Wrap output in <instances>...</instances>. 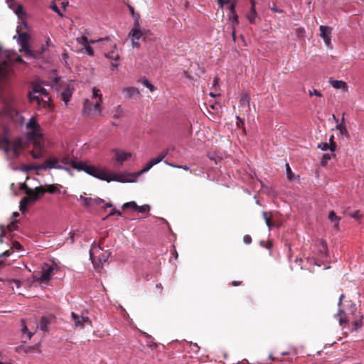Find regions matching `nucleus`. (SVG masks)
<instances>
[{"instance_id":"obj_1","label":"nucleus","mask_w":364,"mask_h":364,"mask_svg":"<svg viewBox=\"0 0 364 364\" xmlns=\"http://www.w3.org/2000/svg\"><path fill=\"white\" fill-rule=\"evenodd\" d=\"M60 161L65 165L71 166L74 169H76L78 171H83L89 175L107 182H110L112 181L122 183L128 181L122 175L110 173L107 172L105 170L101 169L95 166L87 165L85 162L73 160L70 158L69 155H65L61 157Z\"/></svg>"},{"instance_id":"obj_2","label":"nucleus","mask_w":364,"mask_h":364,"mask_svg":"<svg viewBox=\"0 0 364 364\" xmlns=\"http://www.w3.org/2000/svg\"><path fill=\"white\" fill-rule=\"evenodd\" d=\"M344 294H341L339 297L338 316L339 317V324H348L350 322L353 323V331H357L362 326L363 315L360 313L356 314V305L351 301H348L346 304H342L344 299Z\"/></svg>"},{"instance_id":"obj_3","label":"nucleus","mask_w":364,"mask_h":364,"mask_svg":"<svg viewBox=\"0 0 364 364\" xmlns=\"http://www.w3.org/2000/svg\"><path fill=\"white\" fill-rule=\"evenodd\" d=\"M104 238H102L100 241L99 245L93 244L90 250V257L92 263L95 269L100 271L103 267V264L106 262L109 256L110 253L107 251L102 252V249L100 245L103 244Z\"/></svg>"},{"instance_id":"obj_4","label":"nucleus","mask_w":364,"mask_h":364,"mask_svg":"<svg viewBox=\"0 0 364 364\" xmlns=\"http://www.w3.org/2000/svg\"><path fill=\"white\" fill-rule=\"evenodd\" d=\"M26 129L28 130V137L31 141H33V146L41 149L43 147V140H44V139L41 127L37 122L36 117H32L29 119L26 124Z\"/></svg>"},{"instance_id":"obj_5","label":"nucleus","mask_w":364,"mask_h":364,"mask_svg":"<svg viewBox=\"0 0 364 364\" xmlns=\"http://www.w3.org/2000/svg\"><path fill=\"white\" fill-rule=\"evenodd\" d=\"M139 16L137 15L136 18L133 28L130 31L128 37L131 39L132 45L134 48H139L141 44L139 43V40L141 38H145L146 32L144 31L141 30L140 24L139 22Z\"/></svg>"},{"instance_id":"obj_6","label":"nucleus","mask_w":364,"mask_h":364,"mask_svg":"<svg viewBox=\"0 0 364 364\" xmlns=\"http://www.w3.org/2000/svg\"><path fill=\"white\" fill-rule=\"evenodd\" d=\"M100 90L97 87H93L92 89V97L97 98L98 97V100L95 102V103L93 105V103L90 101L89 100H86L84 102V112L89 114L90 111L92 110V106L94 107V109L95 111H97L99 114H100L101 110L100 109V105L102 102V95L99 94Z\"/></svg>"},{"instance_id":"obj_7","label":"nucleus","mask_w":364,"mask_h":364,"mask_svg":"<svg viewBox=\"0 0 364 364\" xmlns=\"http://www.w3.org/2000/svg\"><path fill=\"white\" fill-rule=\"evenodd\" d=\"M59 159L57 158H49L46 160L43 164L33 166L30 169L39 171L47 170L51 168L64 169L68 171L69 168L58 164Z\"/></svg>"},{"instance_id":"obj_8","label":"nucleus","mask_w":364,"mask_h":364,"mask_svg":"<svg viewBox=\"0 0 364 364\" xmlns=\"http://www.w3.org/2000/svg\"><path fill=\"white\" fill-rule=\"evenodd\" d=\"M29 36L27 33L23 32L18 36V43L21 45L20 52H23L27 57L36 58V52L31 50L28 46Z\"/></svg>"},{"instance_id":"obj_9","label":"nucleus","mask_w":364,"mask_h":364,"mask_svg":"<svg viewBox=\"0 0 364 364\" xmlns=\"http://www.w3.org/2000/svg\"><path fill=\"white\" fill-rule=\"evenodd\" d=\"M71 317L76 327L83 328L85 327V323L91 325V320L87 316H80L77 314H75V312H72Z\"/></svg>"},{"instance_id":"obj_10","label":"nucleus","mask_w":364,"mask_h":364,"mask_svg":"<svg viewBox=\"0 0 364 364\" xmlns=\"http://www.w3.org/2000/svg\"><path fill=\"white\" fill-rule=\"evenodd\" d=\"M35 94H41V95H44L46 97L48 96V92H47V90L44 87H43L41 85H33V92L32 93H31V92L29 93L30 101L31 102L37 101V102L39 104L40 103L39 97L35 95Z\"/></svg>"},{"instance_id":"obj_11","label":"nucleus","mask_w":364,"mask_h":364,"mask_svg":"<svg viewBox=\"0 0 364 364\" xmlns=\"http://www.w3.org/2000/svg\"><path fill=\"white\" fill-rule=\"evenodd\" d=\"M53 316H43L41 318L39 324L37 326V328H39L42 331L47 333L49 331V326L53 323Z\"/></svg>"},{"instance_id":"obj_12","label":"nucleus","mask_w":364,"mask_h":364,"mask_svg":"<svg viewBox=\"0 0 364 364\" xmlns=\"http://www.w3.org/2000/svg\"><path fill=\"white\" fill-rule=\"evenodd\" d=\"M54 268L48 264H46L43 268L41 274V277L38 279L42 283L47 282L51 278Z\"/></svg>"},{"instance_id":"obj_13","label":"nucleus","mask_w":364,"mask_h":364,"mask_svg":"<svg viewBox=\"0 0 364 364\" xmlns=\"http://www.w3.org/2000/svg\"><path fill=\"white\" fill-rule=\"evenodd\" d=\"M37 191L38 193H41V195H43L46 192L52 194L60 193V188L55 184H48L45 186H40L37 187Z\"/></svg>"},{"instance_id":"obj_14","label":"nucleus","mask_w":364,"mask_h":364,"mask_svg":"<svg viewBox=\"0 0 364 364\" xmlns=\"http://www.w3.org/2000/svg\"><path fill=\"white\" fill-rule=\"evenodd\" d=\"M319 30L321 31V37L323 39L326 46H330L331 41L332 28L326 26H321L319 27Z\"/></svg>"},{"instance_id":"obj_15","label":"nucleus","mask_w":364,"mask_h":364,"mask_svg":"<svg viewBox=\"0 0 364 364\" xmlns=\"http://www.w3.org/2000/svg\"><path fill=\"white\" fill-rule=\"evenodd\" d=\"M26 195L25 198L28 200L29 203H34L38 200L43 195L41 193H38L37 191V187L35 189L28 188L26 191Z\"/></svg>"},{"instance_id":"obj_16","label":"nucleus","mask_w":364,"mask_h":364,"mask_svg":"<svg viewBox=\"0 0 364 364\" xmlns=\"http://www.w3.org/2000/svg\"><path fill=\"white\" fill-rule=\"evenodd\" d=\"M74 88L70 85L67 84L63 87V90L61 92L62 100L65 102V104L70 101V98L73 95V91Z\"/></svg>"},{"instance_id":"obj_17","label":"nucleus","mask_w":364,"mask_h":364,"mask_svg":"<svg viewBox=\"0 0 364 364\" xmlns=\"http://www.w3.org/2000/svg\"><path fill=\"white\" fill-rule=\"evenodd\" d=\"M123 92L126 95V97L128 99L137 97L140 95L139 90L134 87H125L123 89Z\"/></svg>"},{"instance_id":"obj_18","label":"nucleus","mask_w":364,"mask_h":364,"mask_svg":"<svg viewBox=\"0 0 364 364\" xmlns=\"http://www.w3.org/2000/svg\"><path fill=\"white\" fill-rule=\"evenodd\" d=\"M115 156L117 161L122 164L124 161L130 158L132 156V154L130 153L116 150Z\"/></svg>"},{"instance_id":"obj_19","label":"nucleus","mask_w":364,"mask_h":364,"mask_svg":"<svg viewBox=\"0 0 364 364\" xmlns=\"http://www.w3.org/2000/svg\"><path fill=\"white\" fill-rule=\"evenodd\" d=\"M251 3V10L247 15V18L251 23H255V18L257 17V12L255 11V1L250 0Z\"/></svg>"},{"instance_id":"obj_20","label":"nucleus","mask_w":364,"mask_h":364,"mask_svg":"<svg viewBox=\"0 0 364 364\" xmlns=\"http://www.w3.org/2000/svg\"><path fill=\"white\" fill-rule=\"evenodd\" d=\"M112 48H113L109 53H105V56L110 60L117 61L119 60V55L117 52L115 51L117 48V46L115 43L112 44Z\"/></svg>"},{"instance_id":"obj_21","label":"nucleus","mask_w":364,"mask_h":364,"mask_svg":"<svg viewBox=\"0 0 364 364\" xmlns=\"http://www.w3.org/2000/svg\"><path fill=\"white\" fill-rule=\"evenodd\" d=\"M330 84L336 89H342L345 91H347L348 86L346 83L341 80H329Z\"/></svg>"},{"instance_id":"obj_22","label":"nucleus","mask_w":364,"mask_h":364,"mask_svg":"<svg viewBox=\"0 0 364 364\" xmlns=\"http://www.w3.org/2000/svg\"><path fill=\"white\" fill-rule=\"evenodd\" d=\"M11 147V142L6 137L0 139V148L4 149L5 152H8Z\"/></svg>"},{"instance_id":"obj_23","label":"nucleus","mask_w":364,"mask_h":364,"mask_svg":"<svg viewBox=\"0 0 364 364\" xmlns=\"http://www.w3.org/2000/svg\"><path fill=\"white\" fill-rule=\"evenodd\" d=\"M167 154H168V151H165L160 153L157 157L154 158L150 160L151 164L153 165V166L154 165L158 164L159 163H160L161 161H163V159L166 157Z\"/></svg>"},{"instance_id":"obj_24","label":"nucleus","mask_w":364,"mask_h":364,"mask_svg":"<svg viewBox=\"0 0 364 364\" xmlns=\"http://www.w3.org/2000/svg\"><path fill=\"white\" fill-rule=\"evenodd\" d=\"M44 140H43V147L41 149H39V148H37L36 146H34L35 149H36V151H32L31 152V156L33 159H40L42 157V151L43 149V147H44V143H43Z\"/></svg>"},{"instance_id":"obj_25","label":"nucleus","mask_w":364,"mask_h":364,"mask_svg":"<svg viewBox=\"0 0 364 364\" xmlns=\"http://www.w3.org/2000/svg\"><path fill=\"white\" fill-rule=\"evenodd\" d=\"M262 217H263L264 220H265L266 225L268 226L269 229L270 230L274 225V223L272 221L271 216H269L268 213L264 211V212H262Z\"/></svg>"},{"instance_id":"obj_26","label":"nucleus","mask_w":364,"mask_h":364,"mask_svg":"<svg viewBox=\"0 0 364 364\" xmlns=\"http://www.w3.org/2000/svg\"><path fill=\"white\" fill-rule=\"evenodd\" d=\"M250 97L247 93H242L240 98V104L241 105H247L248 108L250 107Z\"/></svg>"},{"instance_id":"obj_27","label":"nucleus","mask_w":364,"mask_h":364,"mask_svg":"<svg viewBox=\"0 0 364 364\" xmlns=\"http://www.w3.org/2000/svg\"><path fill=\"white\" fill-rule=\"evenodd\" d=\"M328 219H329L330 220H331L332 222H334V221H335V222H336V224H335L334 227H335L336 228H338V222H339V220H340V218H338V217L336 215V213H335V212H334V211H331V212L329 213V215H328Z\"/></svg>"},{"instance_id":"obj_28","label":"nucleus","mask_w":364,"mask_h":364,"mask_svg":"<svg viewBox=\"0 0 364 364\" xmlns=\"http://www.w3.org/2000/svg\"><path fill=\"white\" fill-rule=\"evenodd\" d=\"M336 128H337V129L339 130L340 133L342 135H348V131H347V129L346 128V125L344 124V117L342 118L341 123L338 124L336 126Z\"/></svg>"},{"instance_id":"obj_29","label":"nucleus","mask_w":364,"mask_h":364,"mask_svg":"<svg viewBox=\"0 0 364 364\" xmlns=\"http://www.w3.org/2000/svg\"><path fill=\"white\" fill-rule=\"evenodd\" d=\"M30 203L28 201V200L24 197L23 198L21 201H20V204H19V209L22 212V213H24L27 208H28V205Z\"/></svg>"},{"instance_id":"obj_30","label":"nucleus","mask_w":364,"mask_h":364,"mask_svg":"<svg viewBox=\"0 0 364 364\" xmlns=\"http://www.w3.org/2000/svg\"><path fill=\"white\" fill-rule=\"evenodd\" d=\"M80 198L83 200V205L85 207H90L93 205V198H87V197H83L82 196H80Z\"/></svg>"},{"instance_id":"obj_31","label":"nucleus","mask_w":364,"mask_h":364,"mask_svg":"<svg viewBox=\"0 0 364 364\" xmlns=\"http://www.w3.org/2000/svg\"><path fill=\"white\" fill-rule=\"evenodd\" d=\"M21 322H22V332L23 333H27L28 334V339H31V337L33 336V333H32L31 331H29L26 325L24 323V321L23 320H21Z\"/></svg>"},{"instance_id":"obj_32","label":"nucleus","mask_w":364,"mask_h":364,"mask_svg":"<svg viewBox=\"0 0 364 364\" xmlns=\"http://www.w3.org/2000/svg\"><path fill=\"white\" fill-rule=\"evenodd\" d=\"M142 84L146 86L151 92L155 90V87L146 78L141 80Z\"/></svg>"},{"instance_id":"obj_33","label":"nucleus","mask_w":364,"mask_h":364,"mask_svg":"<svg viewBox=\"0 0 364 364\" xmlns=\"http://www.w3.org/2000/svg\"><path fill=\"white\" fill-rule=\"evenodd\" d=\"M136 208H138V205H137V204L134 201H131V202L125 203L122 205V209H124V210L127 209V208L136 209Z\"/></svg>"},{"instance_id":"obj_34","label":"nucleus","mask_w":364,"mask_h":364,"mask_svg":"<svg viewBox=\"0 0 364 364\" xmlns=\"http://www.w3.org/2000/svg\"><path fill=\"white\" fill-rule=\"evenodd\" d=\"M76 40H77L78 43L81 44L84 47L87 46V45H89L88 38L86 36H81L80 38H77Z\"/></svg>"},{"instance_id":"obj_35","label":"nucleus","mask_w":364,"mask_h":364,"mask_svg":"<svg viewBox=\"0 0 364 364\" xmlns=\"http://www.w3.org/2000/svg\"><path fill=\"white\" fill-rule=\"evenodd\" d=\"M17 223H18L17 220H15L14 221L10 223L6 227L7 230L9 232H13V231L16 230L18 228Z\"/></svg>"},{"instance_id":"obj_36","label":"nucleus","mask_w":364,"mask_h":364,"mask_svg":"<svg viewBox=\"0 0 364 364\" xmlns=\"http://www.w3.org/2000/svg\"><path fill=\"white\" fill-rule=\"evenodd\" d=\"M286 171H287V176L288 179L290 181L293 180L294 173H292L289 164H286Z\"/></svg>"},{"instance_id":"obj_37","label":"nucleus","mask_w":364,"mask_h":364,"mask_svg":"<svg viewBox=\"0 0 364 364\" xmlns=\"http://www.w3.org/2000/svg\"><path fill=\"white\" fill-rule=\"evenodd\" d=\"M136 209L139 210V212L140 213H149V210H150V207L149 205H141V206H138V208H136Z\"/></svg>"},{"instance_id":"obj_38","label":"nucleus","mask_w":364,"mask_h":364,"mask_svg":"<svg viewBox=\"0 0 364 364\" xmlns=\"http://www.w3.org/2000/svg\"><path fill=\"white\" fill-rule=\"evenodd\" d=\"M153 167V165L151 164V161H149L146 164V166L144 167V168L142 170H141L139 173H138V175H141L145 172H147L148 171H149L151 168Z\"/></svg>"},{"instance_id":"obj_39","label":"nucleus","mask_w":364,"mask_h":364,"mask_svg":"<svg viewBox=\"0 0 364 364\" xmlns=\"http://www.w3.org/2000/svg\"><path fill=\"white\" fill-rule=\"evenodd\" d=\"M331 156L329 154H323L321 161V165L325 166L327 164L328 161L331 159Z\"/></svg>"},{"instance_id":"obj_40","label":"nucleus","mask_w":364,"mask_h":364,"mask_svg":"<svg viewBox=\"0 0 364 364\" xmlns=\"http://www.w3.org/2000/svg\"><path fill=\"white\" fill-rule=\"evenodd\" d=\"M333 139H334V136L332 135L329 139V141H330V147H329V149L331 150V151L332 152H334L335 150H336V143L333 141Z\"/></svg>"},{"instance_id":"obj_41","label":"nucleus","mask_w":364,"mask_h":364,"mask_svg":"<svg viewBox=\"0 0 364 364\" xmlns=\"http://www.w3.org/2000/svg\"><path fill=\"white\" fill-rule=\"evenodd\" d=\"M0 230H1L0 243H3V239H4V237H5V235H6L5 227L3 225H0Z\"/></svg>"},{"instance_id":"obj_42","label":"nucleus","mask_w":364,"mask_h":364,"mask_svg":"<svg viewBox=\"0 0 364 364\" xmlns=\"http://www.w3.org/2000/svg\"><path fill=\"white\" fill-rule=\"evenodd\" d=\"M8 284H15L17 288H19L21 287V282L18 279H10L7 280Z\"/></svg>"},{"instance_id":"obj_43","label":"nucleus","mask_w":364,"mask_h":364,"mask_svg":"<svg viewBox=\"0 0 364 364\" xmlns=\"http://www.w3.org/2000/svg\"><path fill=\"white\" fill-rule=\"evenodd\" d=\"M50 8L55 12H56L60 16H63V14L57 6L55 4L50 5Z\"/></svg>"},{"instance_id":"obj_44","label":"nucleus","mask_w":364,"mask_h":364,"mask_svg":"<svg viewBox=\"0 0 364 364\" xmlns=\"http://www.w3.org/2000/svg\"><path fill=\"white\" fill-rule=\"evenodd\" d=\"M13 252V251L11 250H6L4 251L3 253L0 254V258H6L8 257H9L11 253Z\"/></svg>"},{"instance_id":"obj_45","label":"nucleus","mask_w":364,"mask_h":364,"mask_svg":"<svg viewBox=\"0 0 364 364\" xmlns=\"http://www.w3.org/2000/svg\"><path fill=\"white\" fill-rule=\"evenodd\" d=\"M84 48L86 50L88 55L91 56L94 55V50L90 45L84 47Z\"/></svg>"},{"instance_id":"obj_46","label":"nucleus","mask_w":364,"mask_h":364,"mask_svg":"<svg viewBox=\"0 0 364 364\" xmlns=\"http://www.w3.org/2000/svg\"><path fill=\"white\" fill-rule=\"evenodd\" d=\"M230 19H231L233 21V23H235L236 24H237L239 23V21H238V16L237 15L236 13L230 14Z\"/></svg>"},{"instance_id":"obj_47","label":"nucleus","mask_w":364,"mask_h":364,"mask_svg":"<svg viewBox=\"0 0 364 364\" xmlns=\"http://www.w3.org/2000/svg\"><path fill=\"white\" fill-rule=\"evenodd\" d=\"M318 147L320 148L323 151H326L328 149H329L330 145H328V143L325 142V143H321V144H318Z\"/></svg>"},{"instance_id":"obj_48","label":"nucleus","mask_w":364,"mask_h":364,"mask_svg":"<svg viewBox=\"0 0 364 364\" xmlns=\"http://www.w3.org/2000/svg\"><path fill=\"white\" fill-rule=\"evenodd\" d=\"M243 242L245 243V244H250L252 242V237L250 235H245L244 237H243Z\"/></svg>"},{"instance_id":"obj_49","label":"nucleus","mask_w":364,"mask_h":364,"mask_svg":"<svg viewBox=\"0 0 364 364\" xmlns=\"http://www.w3.org/2000/svg\"><path fill=\"white\" fill-rule=\"evenodd\" d=\"M104 200L100 198H93V205H101L104 203Z\"/></svg>"},{"instance_id":"obj_50","label":"nucleus","mask_w":364,"mask_h":364,"mask_svg":"<svg viewBox=\"0 0 364 364\" xmlns=\"http://www.w3.org/2000/svg\"><path fill=\"white\" fill-rule=\"evenodd\" d=\"M309 95L313 96L316 95L317 97H321L322 95L320 92L317 91L316 90L314 89L313 90H309Z\"/></svg>"},{"instance_id":"obj_51","label":"nucleus","mask_w":364,"mask_h":364,"mask_svg":"<svg viewBox=\"0 0 364 364\" xmlns=\"http://www.w3.org/2000/svg\"><path fill=\"white\" fill-rule=\"evenodd\" d=\"M115 214H117L118 215H122L121 211H119V210H117L116 208H114L112 209V210L109 213L108 216H112V215H114Z\"/></svg>"},{"instance_id":"obj_52","label":"nucleus","mask_w":364,"mask_h":364,"mask_svg":"<svg viewBox=\"0 0 364 364\" xmlns=\"http://www.w3.org/2000/svg\"><path fill=\"white\" fill-rule=\"evenodd\" d=\"M237 126L238 127H241L244 126V120L242 119L240 117H237Z\"/></svg>"},{"instance_id":"obj_53","label":"nucleus","mask_w":364,"mask_h":364,"mask_svg":"<svg viewBox=\"0 0 364 364\" xmlns=\"http://www.w3.org/2000/svg\"><path fill=\"white\" fill-rule=\"evenodd\" d=\"M68 58V55L67 53H63L62 54V61L65 65H68L67 59Z\"/></svg>"},{"instance_id":"obj_54","label":"nucleus","mask_w":364,"mask_h":364,"mask_svg":"<svg viewBox=\"0 0 364 364\" xmlns=\"http://www.w3.org/2000/svg\"><path fill=\"white\" fill-rule=\"evenodd\" d=\"M229 10L230 11V14H232L235 12V5L234 3H231L230 5H229Z\"/></svg>"},{"instance_id":"obj_55","label":"nucleus","mask_w":364,"mask_h":364,"mask_svg":"<svg viewBox=\"0 0 364 364\" xmlns=\"http://www.w3.org/2000/svg\"><path fill=\"white\" fill-rule=\"evenodd\" d=\"M168 165L173 166V167H175V168H182L185 171H188L189 170V167L187 166H176V165H172L171 164H168Z\"/></svg>"},{"instance_id":"obj_56","label":"nucleus","mask_w":364,"mask_h":364,"mask_svg":"<svg viewBox=\"0 0 364 364\" xmlns=\"http://www.w3.org/2000/svg\"><path fill=\"white\" fill-rule=\"evenodd\" d=\"M35 350V348L33 346H27L24 348L25 353H33Z\"/></svg>"},{"instance_id":"obj_57","label":"nucleus","mask_w":364,"mask_h":364,"mask_svg":"<svg viewBox=\"0 0 364 364\" xmlns=\"http://www.w3.org/2000/svg\"><path fill=\"white\" fill-rule=\"evenodd\" d=\"M232 37L234 42L236 41L235 29L234 25L232 26Z\"/></svg>"},{"instance_id":"obj_58","label":"nucleus","mask_w":364,"mask_h":364,"mask_svg":"<svg viewBox=\"0 0 364 364\" xmlns=\"http://www.w3.org/2000/svg\"><path fill=\"white\" fill-rule=\"evenodd\" d=\"M13 246H14V247H15L16 249H18V250H21V245L18 242H16V241L13 243Z\"/></svg>"},{"instance_id":"obj_59","label":"nucleus","mask_w":364,"mask_h":364,"mask_svg":"<svg viewBox=\"0 0 364 364\" xmlns=\"http://www.w3.org/2000/svg\"><path fill=\"white\" fill-rule=\"evenodd\" d=\"M231 286L232 287H236V286H240L242 284V282L239 281V282H237V281H233L231 282Z\"/></svg>"},{"instance_id":"obj_60","label":"nucleus","mask_w":364,"mask_h":364,"mask_svg":"<svg viewBox=\"0 0 364 364\" xmlns=\"http://www.w3.org/2000/svg\"><path fill=\"white\" fill-rule=\"evenodd\" d=\"M28 188H30L26 183H23L21 186V189L24 190L25 193L26 194V191Z\"/></svg>"},{"instance_id":"obj_61","label":"nucleus","mask_w":364,"mask_h":364,"mask_svg":"<svg viewBox=\"0 0 364 364\" xmlns=\"http://www.w3.org/2000/svg\"><path fill=\"white\" fill-rule=\"evenodd\" d=\"M218 82H219V79L217 77H215L214 80H213V87L218 86Z\"/></svg>"},{"instance_id":"obj_62","label":"nucleus","mask_w":364,"mask_h":364,"mask_svg":"<svg viewBox=\"0 0 364 364\" xmlns=\"http://www.w3.org/2000/svg\"><path fill=\"white\" fill-rule=\"evenodd\" d=\"M5 266L4 258H0V269Z\"/></svg>"},{"instance_id":"obj_63","label":"nucleus","mask_w":364,"mask_h":364,"mask_svg":"<svg viewBox=\"0 0 364 364\" xmlns=\"http://www.w3.org/2000/svg\"><path fill=\"white\" fill-rule=\"evenodd\" d=\"M220 7L223 8L225 5V0H217Z\"/></svg>"},{"instance_id":"obj_64","label":"nucleus","mask_w":364,"mask_h":364,"mask_svg":"<svg viewBox=\"0 0 364 364\" xmlns=\"http://www.w3.org/2000/svg\"><path fill=\"white\" fill-rule=\"evenodd\" d=\"M4 75V68L0 65V78Z\"/></svg>"}]
</instances>
